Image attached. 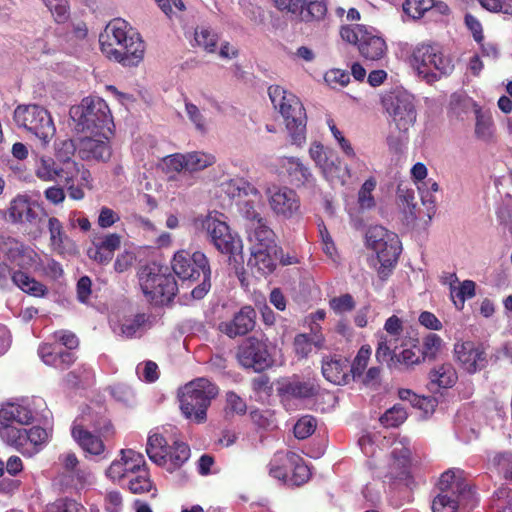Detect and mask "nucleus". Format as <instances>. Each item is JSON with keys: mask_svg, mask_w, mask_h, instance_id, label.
Returning <instances> with one entry per match:
<instances>
[{"mask_svg": "<svg viewBox=\"0 0 512 512\" xmlns=\"http://www.w3.org/2000/svg\"><path fill=\"white\" fill-rule=\"evenodd\" d=\"M316 428V420L312 416L300 418L294 425V435L298 439L309 437Z\"/></svg>", "mask_w": 512, "mask_h": 512, "instance_id": "e2e57ef3", "label": "nucleus"}, {"mask_svg": "<svg viewBox=\"0 0 512 512\" xmlns=\"http://www.w3.org/2000/svg\"><path fill=\"white\" fill-rule=\"evenodd\" d=\"M431 389L451 388L457 382L458 376L452 364H441L432 369L429 373Z\"/></svg>", "mask_w": 512, "mask_h": 512, "instance_id": "a19ab883", "label": "nucleus"}, {"mask_svg": "<svg viewBox=\"0 0 512 512\" xmlns=\"http://www.w3.org/2000/svg\"><path fill=\"white\" fill-rule=\"evenodd\" d=\"M218 395V388L215 384L206 378L195 379L186 384L180 391L179 402L180 409H185L191 414L192 401H198V413H196L197 424L204 423L207 420V409L211 401Z\"/></svg>", "mask_w": 512, "mask_h": 512, "instance_id": "a211bd4d", "label": "nucleus"}, {"mask_svg": "<svg viewBox=\"0 0 512 512\" xmlns=\"http://www.w3.org/2000/svg\"><path fill=\"white\" fill-rule=\"evenodd\" d=\"M437 489L438 494L431 505L433 512H456L460 500L471 495L469 484L460 470L444 472L439 478Z\"/></svg>", "mask_w": 512, "mask_h": 512, "instance_id": "0eeeda50", "label": "nucleus"}, {"mask_svg": "<svg viewBox=\"0 0 512 512\" xmlns=\"http://www.w3.org/2000/svg\"><path fill=\"white\" fill-rule=\"evenodd\" d=\"M121 245V236L117 233H108L104 235H95L92 239V245L87 250L88 257L99 263H109L114 255V252Z\"/></svg>", "mask_w": 512, "mask_h": 512, "instance_id": "7c9ffc66", "label": "nucleus"}, {"mask_svg": "<svg viewBox=\"0 0 512 512\" xmlns=\"http://www.w3.org/2000/svg\"><path fill=\"white\" fill-rule=\"evenodd\" d=\"M237 359L241 366L261 372L269 368L273 359L264 341L248 338L238 348Z\"/></svg>", "mask_w": 512, "mask_h": 512, "instance_id": "4be33fe9", "label": "nucleus"}, {"mask_svg": "<svg viewBox=\"0 0 512 512\" xmlns=\"http://www.w3.org/2000/svg\"><path fill=\"white\" fill-rule=\"evenodd\" d=\"M322 374L333 384H347L350 378L349 362L342 356L325 357L322 362Z\"/></svg>", "mask_w": 512, "mask_h": 512, "instance_id": "4c0bfd02", "label": "nucleus"}, {"mask_svg": "<svg viewBox=\"0 0 512 512\" xmlns=\"http://www.w3.org/2000/svg\"><path fill=\"white\" fill-rule=\"evenodd\" d=\"M10 275L13 283L23 292L34 297H44L47 294L45 285L23 271H15L11 274L7 264L0 261V285H4Z\"/></svg>", "mask_w": 512, "mask_h": 512, "instance_id": "473e14b6", "label": "nucleus"}, {"mask_svg": "<svg viewBox=\"0 0 512 512\" xmlns=\"http://www.w3.org/2000/svg\"><path fill=\"white\" fill-rule=\"evenodd\" d=\"M442 339L436 334H428L423 340L422 349H420L423 359L435 358L442 347Z\"/></svg>", "mask_w": 512, "mask_h": 512, "instance_id": "052dcab7", "label": "nucleus"}, {"mask_svg": "<svg viewBox=\"0 0 512 512\" xmlns=\"http://www.w3.org/2000/svg\"><path fill=\"white\" fill-rule=\"evenodd\" d=\"M249 242L250 248H267V246L276 245L273 231L265 224L263 219H259L250 225Z\"/></svg>", "mask_w": 512, "mask_h": 512, "instance_id": "79ce46f5", "label": "nucleus"}, {"mask_svg": "<svg viewBox=\"0 0 512 512\" xmlns=\"http://www.w3.org/2000/svg\"><path fill=\"white\" fill-rule=\"evenodd\" d=\"M491 512H512V490L508 487L499 488L492 496Z\"/></svg>", "mask_w": 512, "mask_h": 512, "instance_id": "8fccbe9b", "label": "nucleus"}, {"mask_svg": "<svg viewBox=\"0 0 512 512\" xmlns=\"http://www.w3.org/2000/svg\"><path fill=\"white\" fill-rule=\"evenodd\" d=\"M279 251L280 249L277 245H270L267 248H250V257L247 265L253 273L261 276L271 274L276 268Z\"/></svg>", "mask_w": 512, "mask_h": 512, "instance_id": "72a5a7b5", "label": "nucleus"}, {"mask_svg": "<svg viewBox=\"0 0 512 512\" xmlns=\"http://www.w3.org/2000/svg\"><path fill=\"white\" fill-rule=\"evenodd\" d=\"M220 191L236 201L239 213L251 223L262 219L258 209L262 204L261 192L243 178H228L221 181Z\"/></svg>", "mask_w": 512, "mask_h": 512, "instance_id": "1a4fd4ad", "label": "nucleus"}, {"mask_svg": "<svg viewBox=\"0 0 512 512\" xmlns=\"http://www.w3.org/2000/svg\"><path fill=\"white\" fill-rule=\"evenodd\" d=\"M145 463L143 454L132 449H121L118 457L106 469L105 474L111 481L118 482L136 474Z\"/></svg>", "mask_w": 512, "mask_h": 512, "instance_id": "393cba45", "label": "nucleus"}, {"mask_svg": "<svg viewBox=\"0 0 512 512\" xmlns=\"http://www.w3.org/2000/svg\"><path fill=\"white\" fill-rule=\"evenodd\" d=\"M278 165L296 185L308 188L315 186V177L309 167L303 164L299 158L282 157L278 160Z\"/></svg>", "mask_w": 512, "mask_h": 512, "instance_id": "e433bc0d", "label": "nucleus"}, {"mask_svg": "<svg viewBox=\"0 0 512 512\" xmlns=\"http://www.w3.org/2000/svg\"><path fill=\"white\" fill-rule=\"evenodd\" d=\"M330 308L337 314L350 312L355 307V301L350 294L334 297L329 301Z\"/></svg>", "mask_w": 512, "mask_h": 512, "instance_id": "69168bd1", "label": "nucleus"}, {"mask_svg": "<svg viewBox=\"0 0 512 512\" xmlns=\"http://www.w3.org/2000/svg\"><path fill=\"white\" fill-rule=\"evenodd\" d=\"M344 39L356 44L361 56L367 60H379L386 55V40L378 34H346Z\"/></svg>", "mask_w": 512, "mask_h": 512, "instance_id": "c85d7f7f", "label": "nucleus"}, {"mask_svg": "<svg viewBox=\"0 0 512 512\" xmlns=\"http://www.w3.org/2000/svg\"><path fill=\"white\" fill-rule=\"evenodd\" d=\"M185 111L189 118V120L193 123L195 128L200 131L204 132L207 129V122L205 117L203 116L200 109L193 103L186 101L185 102Z\"/></svg>", "mask_w": 512, "mask_h": 512, "instance_id": "0e129e2a", "label": "nucleus"}, {"mask_svg": "<svg viewBox=\"0 0 512 512\" xmlns=\"http://www.w3.org/2000/svg\"><path fill=\"white\" fill-rule=\"evenodd\" d=\"M71 433L73 439L86 454L101 459L107 458L108 450L101 437L93 434L77 422L73 424Z\"/></svg>", "mask_w": 512, "mask_h": 512, "instance_id": "f704fd0d", "label": "nucleus"}, {"mask_svg": "<svg viewBox=\"0 0 512 512\" xmlns=\"http://www.w3.org/2000/svg\"><path fill=\"white\" fill-rule=\"evenodd\" d=\"M370 355L371 348L369 346H362L360 348L353 363L349 365V372L352 373L353 378L363 374L365 368L367 367Z\"/></svg>", "mask_w": 512, "mask_h": 512, "instance_id": "bf43d9fd", "label": "nucleus"}, {"mask_svg": "<svg viewBox=\"0 0 512 512\" xmlns=\"http://www.w3.org/2000/svg\"><path fill=\"white\" fill-rule=\"evenodd\" d=\"M212 154L203 151L176 153L163 158V167L169 172L194 173L202 171L215 163Z\"/></svg>", "mask_w": 512, "mask_h": 512, "instance_id": "b1692460", "label": "nucleus"}, {"mask_svg": "<svg viewBox=\"0 0 512 512\" xmlns=\"http://www.w3.org/2000/svg\"><path fill=\"white\" fill-rule=\"evenodd\" d=\"M146 321L145 314L122 316L114 314L110 318V327L116 336L129 339L140 336L144 332Z\"/></svg>", "mask_w": 512, "mask_h": 512, "instance_id": "2f4dec72", "label": "nucleus"}, {"mask_svg": "<svg viewBox=\"0 0 512 512\" xmlns=\"http://www.w3.org/2000/svg\"><path fill=\"white\" fill-rule=\"evenodd\" d=\"M365 245L376 255L380 278L386 279L394 269L401 253L398 235L384 226L373 225L366 231Z\"/></svg>", "mask_w": 512, "mask_h": 512, "instance_id": "39448f33", "label": "nucleus"}, {"mask_svg": "<svg viewBox=\"0 0 512 512\" xmlns=\"http://www.w3.org/2000/svg\"><path fill=\"white\" fill-rule=\"evenodd\" d=\"M247 410L246 402L234 392L226 394L225 411L227 414L243 415Z\"/></svg>", "mask_w": 512, "mask_h": 512, "instance_id": "338daca9", "label": "nucleus"}, {"mask_svg": "<svg viewBox=\"0 0 512 512\" xmlns=\"http://www.w3.org/2000/svg\"><path fill=\"white\" fill-rule=\"evenodd\" d=\"M402 348L403 350L400 353H396L394 355V358L398 363L406 367H411L424 360L420 348L414 341L409 340L407 342V346Z\"/></svg>", "mask_w": 512, "mask_h": 512, "instance_id": "49530a36", "label": "nucleus"}, {"mask_svg": "<svg viewBox=\"0 0 512 512\" xmlns=\"http://www.w3.org/2000/svg\"><path fill=\"white\" fill-rule=\"evenodd\" d=\"M251 419L255 425L262 429H273L275 420L273 413L269 410H254L251 412Z\"/></svg>", "mask_w": 512, "mask_h": 512, "instance_id": "774afa93", "label": "nucleus"}, {"mask_svg": "<svg viewBox=\"0 0 512 512\" xmlns=\"http://www.w3.org/2000/svg\"><path fill=\"white\" fill-rule=\"evenodd\" d=\"M190 36H193V39H190L192 45L208 53H215L217 51L219 44L218 34H190Z\"/></svg>", "mask_w": 512, "mask_h": 512, "instance_id": "4d7b16f0", "label": "nucleus"}, {"mask_svg": "<svg viewBox=\"0 0 512 512\" xmlns=\"http://www.w3.org/2000/svg\"><path fill=\"white\" fill-rule=\"evenodd\" d=\"M46 512H85V509L75 500L60 499L48 505ZM91 512H99V510L91 508Z\"/></svg>", "mask_w": 512, "mask_h": 512, "instance_id": "13d9d810", "label": "nucleus"}, {"mask_svg": "<svg viewBox=\"0 0 512 512\" xmlns=\"http://www.w3.org/2000/svg\"><path fill=\"white\" fill-rule=\"evenodd\" d=\"M475 125L474 136L477 140L490 143L494 141L496 128L490 112L484 111L481 107L474 105Z\"/></svg>", "mask_w": 512, "mask_h": 512, "instance_id": "ea45409f", "label": "nucleus"}, {"mask_svg": "<svg viewBox=\"0 0 512 512\" xmlns=\"http://www.w3.org/2000/svg\"><path fill=\"white\" fill-rule=\"evenodd\" d=\"M128 488L135 494L150 491L152 488V482L149 477L146 463L139 469V471L136 472V474L129 477Z\"/></svg>", "mask_w": 512, "mask_h": 512, "instance_id": "3c124183", "label": "nucleus"}, {"mask_svg": "<svg viewBox=\"0 0 512 512\" xmlns=\"http://www.w3.org/2000/svg\"><path fill=\"white\" fill-rule=\"evenodd\" d=\"M488 467L505 479L512 480V453L509 451L491 453L488 456Z\"/></svg>", "mask_w": 512, "mask_h": 512, "instance_id": "c03bdc74", "label": "nucleus"}, {"mask_svg": "<svg viewBox=\"0 0 512 512\" xmlns=\"http://www.w3.org/2000/svg\"><path fill=\"white\" fill-rule=\"evenodd\" d=\"M49 437L50 432L40 426L29 429L17 428L13 425L0 427V438L3 442L26 457L39 453L47 445Z\"/></svg>", "mask_w": 512, "mask_h": 512, "instance_id": "4468645a", "label": "nucleus"}, {"mask_svg": "<svg viewBox=\"0 0 512 512\" xmlns=\"http://www.w3.org/2000/svg\"><path fill=\"white\" fill-rule=\"evenodd\" d=\"M192 225L196 233H205L219 252L228 254L235 262L238 261V257L242 260V240L231 232L221 214L209 212L198 215Z\"/></svg>", "mask_w": 512, "mask_h": 512, "instance_id": "7ed1b4c3", "label": "nucleus"}, {"mask_svg": "<svg viewBox=\"0 0 512 512\" xmlns=\"http://www.w3.org/2000/svg\"><path fill=\"white\" fill-rule=\"evenodd\" d=\"M70 124L80 133L113 135V119L107 103L99 97H86L69 110Z\"/></svg>", "mask_w": 512, "mask_h": 512, "instance_id": "f03ea898", "label": "nucleus"}, {"mask_svg": "<svg viewBox=\"0 0 512 512\" xmlns=\"http://www.w3.org/2000/svg\"><path fill=\"white\" fill-rule=\"evenodd\" d=\"M42 405L43 400L35 397L7 402L0 408V424L4 426L15 422L20 425H29L34 421L37 410Z\"/></svg>", "mask_w": 512, "mask_h": 512, "instance_id": "aec40b11", "label": "nucleus"}, {"mask_svg": "<svg viewBox=\"0 0 512 512\" xmlns=\"http://www.w3.org/2000/svg\"><path fill=\"white\" fill-rule=\"evenodd\" d=\"M377 182L375 178H368L360 187L357 195V203L361 210H370L375 207L376 201L373 196Z\"/></svg>", "mask_w": 512, "mask_h": 512, "instance_id": "de8ad7c7", "label": "nucleus"}, {"mask_svg": "<svg viewBox=\"0 0 512 512\" xmlns=\"http://www.w3.org/2000/svg\"><path fill=\"white\" fill-rule=\"evenodd\" d=\"M410 65L419 77L433 82L439 75H449L454 70L451 57L444 53L439 44L421 43L416 45L409 59Z\"/></svg>", "mask_w": 512, "mask_h": 512, "instance_id": "423d86ee", "label": "nucleus"}, {"mask_svg": "<svg viewBox=\"0 0 512 512\" xmlns=\"http://www.w3.org/2000/svg\"><path fill=\"white\" fill-rule=\"evenodd\" d=\"M172 269L180 279V287L189 288L192 284H198L191 290V297L202 299L210 290L211 270L208 259L202 252L190 254L186 250H180L174 254Z\"/></svg>", "mask_w": 512, "mask_h": 512, "instance_id": "f257e3e1", "label": "nucleus"}, {"mask_svg": "<svg viewBox=\"0 0 512 512\" xmlns=\"http://www.w3.org/2000/svg\"><path fill=\"white\" fill-rule=\"evenodd\" d=\"M450 297L457 310H462L465 302L476 295V284L472 280H464L458 285L450 283Z\"/></svg>", "mask_w": 512, "mask_h": 512, "instance_id": "37998d69", "label": "nucleus"}, {"mask_svg": "<svg viewBox=\"0 0 512 512\" xmlns=\"http://www.w3.org/2000/svg\"><path fill=\"white\" fill-rule=\"evenodd\" d=\"M268 205L277 217L291 219L300 211L297 193L286 186L272 185L265 191Z\"/></svg>", "mask_w": 512, "mask_h": 512, "instance_id": "412c9836", "label": "nucleus"}, {"mask_svg": "<svg viewBox=\"0 0 512 512\" xmlns=\"http://www.w3.org/2000/svg\"><path fill=\"white\" fill-rule=\"evenodd\" d=\"M326 13V6L321 0H307L296 15L302 21L320 20Z\"/></svg>", "mask_w": 512, "mask_h": 512, "instance_id": "09e8293b", "label": "nucleus"}, {"mask_svg": "<svg viewBox=\"0 0 512 512\" xmlns=\"http://www.w3.org/2000/svg\"><path fill=\"white\" fill-rule=\"evenodd\" d=\"M9 217L14 223L36 226L42 214V207L38 201L27 194L17 195L10 203Z\"/></svg>", "mask_w": 512, "mask_h": 512, "instance_id": "cd10ccee", "label": "nucleus"}, {"mask_svg": "<svg viewBox=\"0 0 512 512\" xmlns=\"http://www.w3.org/2000/svg\"><path fill=\"white\" fill-rule=\"evenodd\" d=\"M4 254L7 260L22 269L36 271L42 265V257L35 250L15 240L7 243Z\"/></svg>", "mask_w": 512, "mask_h": 512, "instance_id": "c756f323", "label": "nucleus"}, {"mask_svg": "<svg viewBox=\"0 0 512 512\" xmlns=\"http://www.w3.org/2000/svg\"><path fill=\"white\" fill-rule=\"evenodd\" d=\"M382 104L399 132L398 140L403 141L407 131L416 121L413 95L404 89L396 88L382 97Z\"/></svg>", "mask_w": 512, "mask_h": 512, "instance_id": "ddd939ff", "label": "nucleus"}, {"mask_svg": "<svg viewBox=\"0 0 512 512\" xmlns=\"http://www.w3.org/2000/svg\"><path fill=\"white\" fill-rule=\"evenodd\" d=\"M282 392L288 397L304 399L313 396L316 392V387L310 381L292 380L283 385Z\"/></svg>", "mask_w": 512, "mask_h": 512, "instance_id": "a18cd8bd", "label": "nucleus"}, {"mask_svg": "<svg viewBox=\"0 0 512 512\" xmlns=\"http://www.w3.org/2000/svg\"><path fill=\"white\" fill-rule=\"evenodd\" d=\"M33 170L35 176L43 182L59 180L64 184L75 181L80 173L79 164L75 161H66L59 166L52 157L40 154L34 155Z\"/></svg>", "mask_w": 512, "mask_h": 512, "instance_id": "6ab92c4d", "label": "nucleus"}, {"mask_svg": "<svg viewBox=\"0 0 512 512\" xmlns=\"http://www.w3.org/2000/svg\"><path fill=\"white\" fill-rule=\"evenodd\" d=\"M407 411L399 404L388 409L381 417L380 422L385 427H397L407 419Z\"/></svg>", "mask_w": 512, "mask_h": 512, "instance_id": "864d4df0", "label": "nucleus"}, {"mask_svg": "<svg viewBox=\"0 0 512 512\" xmlns=\"http://www.w3.org/2000/svg\"><path fill=\"white\" fill-rule=\"evenodd\" d=\"M255 317V310L251 306H244L231 321L222 322L219 330L230 338L245 335L254 328Z\"/></svg>", "mask_w": 512, "mask_h": 512, "instance_id": "c9c22d12", "label": "nucleus"}, {"mask_svg": "<svg viewBox=\"0 0 512 512\" xmlns=\"http://www.w3.org/2000/svg\"><path fill=\"white\" fill-rule=\"evenodd\" d=\"M101 51L124 65H136L143 57L140 34H99Z\"/></svg>", "mask_w": 512, "mask_h": 512, "instance_id": "6e6552de", "label": "nucleus"}, {"mask_svg": "<svg viewBox=\"0 0 512 512\" xmlns=\"http://www.w3.org/2000/svg\"><path fill=\"white\" fill-rule=\"evenodd\" d=\"M434 6V0H406L403 12L412 19H418L428 13Z\"/></svg>", "mask_w": 512, "mask_h": 512, "instance_id": "603ef678", "label": "nucleus"}, {"mask_svg": "<svg viewBox=\"0 0 512 512\" xmlns=\"http://www.w3.org/2000/svg\"><path fill=\"white\" fill-rule=\"evenodd\" d=\"M411 454L412 450L407 439L393 443L388 475L407 487L414 483Z\"/></svg>", "mask_w": 512, "mask_h": 512, "instance_id": "5701e85b", "label": "nucleus"}, {"mask_svg": "<svg viewBox=\"0 0 512 512\" xmlns=\"http://www.w3.org/2000/svg\"><path fill=\"white\" fill-rule=\"evenodd\" d=\"M398 198L401 202V206L403 208L404 213L406 214L407 219H416V203L414 191L399 187Z\"/></svg>", "mask_w": 512, "mask_h": 512, "instance_id": "6e6d98bb", "label": "nucleus"}, {"mask_svg": "<svg viewBox=\"0 0 512 512\" xmlns=\"http://www.w3.org/2000/svg\"><path fill=\"white\" fill-rule=\"evenodd\" d=\"M146 453L152 462L168 472L180 468L190 458V448L186 443L175 441L168 446L166 439L156 431L148 436Z\"/></svg>", "mask_w": 512, "mask_h": 512, "instance_id": "9b49d317", "label": "nucleus"}, {"mask_svg": "<svg viewBox=\"0 0 512 512\" xmlns=\"http://www.w3.org/2000/svg\"><path fill=\"white\" fill-rule=\"evenodd\" d=\"M139 281L143 293L156 304L169 302L179 290L175 278L155 265L143 268Z\"/></svg>", "mask_w": 512, "mask_h": 512, "instance_id": "f3484780", "label": "nucleus"}, {"mask_svg": "<svg viewBox=\"0 0 512 512\" xmlns=\"http://www.w3.org/2000/svg\"><path fill=\"white\" fill-rule=\"evenodd\" d=\"M409 339L402 334L379 333L376 358L381 362L394 359L396 350L407 346Z\"/></svg>", "mask_w": 512, "mask_h": 512, "instance_id": "58836bf2", "label": "nucleus"}, {"mask_svg": "<svg viewBox=\"0 0 512 512\" xmlns=\"http://www.w3.org/2000/svg\"><path fill=\"white\" fill-rule=\"evenodd\" d=\"M269 475L287 486H300L310 478L304 459L292 451L276 452L268 464Z\"/></svg>", "mask_w": 512, "mask_h": 512, "instance_id": "f8f14e48", "label": "nucleus"}, {"mask_svg": "<svg viewBox=\"0 0 512 512\" xmlns=\"http://www.w3.org/2000/svg\"><path fill=\"white\" fill-rule=\"evenodd\" d=\"M14 121L18 127L34 134L44 146L56 133L50 113L37 104L18 105L14 111Z\"/></svg>", "mask_w": 512, "mask_h": 512, "instance_id": "2eb2a0df", "label": "nucleus"}, {"mask_svg": "<svg viewBox=\"0 0 512 512\" xmlns=\"http://www.w3.org/2000/svg\"><path fill=\"white\" fill-rule=\"evenodd\" d=\"M274 107L279 110L286 122L293 144L301 146L305 141L306 113L303 104L293 93L279 85L268 88Z\"/></svg>", "mask_w": 512, "mask_h": 512, "instance_id": "20e7f679", "label": "nucleus"}, {"mask_svg": "<svg viewBox=\"0 0 512 512\" xmlns=\"http://www.w3.org/2000/svg\"><path fill=\"white\" fill-rule=\"evenodd\" d=\"M146 453L152 462L168 472L180 468L190 458V448L186 443L175 441L168 446L166 439L156 431L148 436Z\"/></svg>", "mask_w": 512, "mask_h": 512, "instance_id": "9d476101", "label": "nucleus"}, {"mask_svg": "<svg viewBox=\"0 0 512 512\" xmlns=\"http://www.w3.org/2000/svg\"><path fill=\"white\" fill-rule=\"evenodd\" d=\"M454 354L462 369L470 374L483 369L487 364L486 348L481 343L457 342L454 345Z\"/></svg>", "mask_w": 512, "mask_h": 512, "instance_id": "a878e982", "label": "nucleus"}, {"mask_svg": "<svg viewBox=\"0 0 512 512\" xmlns=\"http://www.w3.org/2000/svg\"><path fill=\"white\" fill-rule=\"evenodd\" d=\"M43 2L57 22L61 23L68 19L69 5L67 0H43Z\"/></svg>", "mask_w": 512, "mask_h": 512, "instance_id": "680f3d73", "label": "nucleus"}, {"mask_svg": "<svg viewBox=\"0 0 512 512\" xmlns=\"http://www.w3.org/2000/svg\"><path fill=\"white\" fill-rule=\"evenodd\" d=\"M86 134L87 136L80 138L78 141V155L83 160L108 161L112 155L109 142L112 135H102L101 133Z\"/></svg>", "mask_w": 512, "mask_h": 512, "instance_id": "bb28decb", "label": "nucleus"}, {"mask_svg": "<svg viewBox=\"0 0 512 512\" xmlns=\"http://www.w3.org/2000/svg\"><path fill=\"white\" fill-rule=\"evenodd\" d=\"M309 156L323 178L331 185L345 186L352 177L349 165L322 143L315 141L309 148Z\"/></svg>", "mask_w": 512, "mask_h": 512, "instance_id": "dca6fc26", "label": "nucleus"}, {"mask_svg": "<svg viewBox=\"0 0 512 512\" xmlns=\"http://www.w3.org/2000/svg\"><path fill=\"white\" fill-rule=\"evenodd\" d=\"M48 229L50 233L51 246L55 251L62 253L65 234L63 232L61 222L55 217L49 218Z\"/></svg>", "mask_w": 512, "mask_h": 512, "instance_id": "5fc2aeb1", "label": "nucleus"}]
</instances>
